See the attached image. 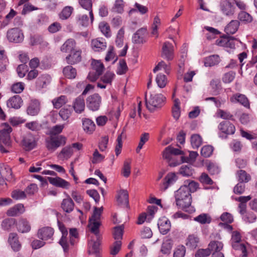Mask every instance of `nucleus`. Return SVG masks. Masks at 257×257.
<instances>
[{
  "instance_id": "obj_1",
  "label": "nucleus",
  "mask_w": 257,
  "mask_h": 257,
  "mask_svg": "<svg viewBox=\"0 0 257 257\" xmlns=\"http://www.w3.org/2000/svg\"><path fill=\"white\" fill-rule=\"evenodd\" d=\"M176 205L180 208L185 209L191 204V194L186 186H182L175 192Z\"/></svg>"
},
{
  "instance_id": "obj_2",
  "label": "nucleus",
  "mask_w": 257,
  "mask_h": 257,
  "mask_svg": "<svg viewBox=\"0 0 257 257\" xmlns=\"http://www.w3.org/2000/svg\"><path fill=\"white\" fill-rule=\"evenodd\" d=\"M166 97L162 94H151L149 99L145 95L146 105L147 109L151 112H153L162 107L165 104Z\"/></svg>"
},
{
  "instance_id": "obj_3",
  "label": "nucleus",
  "mask_w": 257,
  "mask_h": 257,
  "mask_svg": "<svg viewBox=\"0 0 257 257\" xmlns=\"http://www.w3.org/2000/svg\"><path fill=\"white\" fill-rule=\"evenodd\" d=\"M240 240L241 235L240 233L237 231H233L231 237L232 247L240 252L238 257H247L246 246L244 244L240 243Z\"/></svg>"
},
{
  "instance_id": "obj_4",
  "label": "nucleus",
  "mask_w": 257,
  "mask_h": 257,
  "mask_svg": "<svg viewBox=\"0 0 257 257\" xmlns=\"http://www.w3.org/2000/svg\"><path fill=\"white\" fill-rule=\"evenodd\" d=\"M46 143L47 149L50 151L54 152L60 146L65 145L66 138L63 136H51L50 138L46 140Z\"/></svg>"
},
{
  "instance_id": "obj_5",
  "label": "nucleus",
  "mask_w": 257,
  "mask_h": 257,
  "mask_svg": "<svg viewBox=\"0 0 257 257\" xmlns=\"http://www.w3.org/2000/svg\"><path fill=\"white\" fill-rule=\"evenodd\" d=\"M82 144L80 143H75L71 145L67 146L61 150L58 157L67 160L73 155L74 150L79 151L82 149Z\"/></svg>"
},
{
  "instance_id": "obj_6",
  "label": "nucleus",
  "mask_w": 257,
  "mask_h": 257,
  "mask_svg": "<svg viewBox=\"0 0 257 257\" xmlns=\"http://www.w3.org/2000/svg\"><path fill=\"white\" fill-rule=\"evenodd\" d=\"M101 103V97L97 93H94L89 96L86 99V105L87 107L92 110H97Z\"/></svg>"
},
{
  "instance_id": "obj_7",
  "label": "nucleus",
  "mask_w": 257,
  "mask_h": 257,
  "mask_svg": "<svg viewBox=\"0 0 257 257\" xmlns=\"http://www.w3.org/2000/svg\"><path fill=\"white\" fill-rule=\"evenodd\" d=\"M7 38L10 42L21 43L23 41L24 36L21 30L15 28L8 31Z\"/></svg>"
},
{
  "instance_id": "obj_8",
  "label": "nucleus",
  "mask_w": 257,
  "mask_h": 257,
  "mask_svg": "<svg viewBox=\"0 0 257 257\" xmlns=\"http://www.w3.org/2000/svg\"><path fill=\"white\" fill-rule=\"evenodd\" d=\"M177 179L178 177L175 173H169L163 179V182L160 186L161 190L163 191H166L170 186L173 185Z\"/></svg>"
},
{
  "instance_id": "obj_9",
  "label": "nucleus",
  "mask_w": 257,
  "mask_h": 257,
  "mask_svg": "<svg viewBox=\"0 0 257 257\" xmlns=\"http://www.w3.org/2000/svg\"><path fill=\"white\" fill-rule=\"evenodd\" d=\"M161 56L168 61L173 60L174 58V48L171 43L166 42L163 44Z\"/></svg>"
},
{
  "instance_id": "obj_10",
  "label": "nucleus",
  "mask_w": 257,
  "mask_h": 257,
  "mask_svg": "<svg viewBox=\"0 0 257 257\" xmlns=\"http://www.w3.org/2000/svg\"><path fill=\"white\" fill-rule=\"evenodd\" d=\"M147 35V29L146 28L139 29L133 35L132 41L134 44H143L146 41V38Z\"/></svg>"
},
{
  "instance_id": "obj_11",
  "label": "nucleus",
  "mask_w": 257,
  "mask_h": 257,
  "mask_svg": "<svg viewBox=\"0 0 257 257\" xmlns=\"http://www.w3.org/2000/svg\"><path fill=\"white\" fill-rule=\"evenodd\" d=\"M12 129L8 124H6L4 128L0 131V141L6 146H10L11 144L10 133Z\"/></svg>"
},
{
  "instance_id": "obj_12",
  "label": "nucleus",
  "mask_w": 257,
  "mask_h": 257,
  "mask_svg": "<svg viewBox=\"0 0 257 257\" xmlns=\"http://www.w3.org/2000/svg\"><path fill=\"white\" fill-rule=\"evenodd\" d=\"M0 174L2 178L7 181L13 182L14 181L12 169L7 165L3 163L0 164Z\"/></svg>"
},
{
  "instance_id": "obj_13",
  "label": "nucleus",
  "mask_w": 257,
  "mask_h": 257,
  "mask_svg": "<svg viewBox=\"0 0 257 257\" xmlns=\"http://www.w3.org/2000/svg\"><path fill=\"white\" fill-rule=\"evenodd\" d=\"M22 144L26 151H30L36 147L37 141L33 135L28 134L24 137Z\"/></svg>"
},
{
  "instance_id": "obj_14",
  "label": "nucleus",
  "mask_w": 257,
  "mask_h": 257,
  "mask_svg": "<svg viewBox=\"0 0 257 257\" xmlns=\"http://www.w3.org/2000/svg\"><path fill=\"white\" fill-rule=\"evenodd\" d=\"M230 101L232 103H239L247 108H249L250 107L249 100L244 94L235 93L230 98Z\"/></svg>"
},
{
  "instance_id": "obj_15",
  "label": "nucleus",
  "mask_w": 257,
  "mask_h": 257,
  "mask_svg": "<svg viewBox=\"0 0 257 257\" xmlns=\"http://www.w3.org/2000/svg\"><path fill=\"white\" fill-rule=\"evenodd\" d=\"M218 128L222 133L226 135H232L235 131L234 125L228 121L221 122L218 125Z\"/></svg>"
},
{
  "instance_id": "obj_16",
  "label": "nucleus",
  "mask_w": 257,
  "mask_h": 257,
  "mask_svg": "<svg viewBox=\"0 0 257 257\" xmlns=\"http://www.w3.org/2000/svg\"><path fill=\"white\" fill-rule=\"evenodd\" d=\"M81 51L79 50H75L70 52L66 57L68 64L73 65L79 62L81 60Z\"/></svg>"
},
{
  "instance_id": "obj_17",
  "label": "nucleus",
  "mask_w": 257,
  "mask_h": 257,
  "mask_svg": "<svg viewBox=\"0 0 257 257\" xmlns=\"http://www.w3.org/2000/svg\"><path fill=\"white\" fill-rule=\"evenodd\" d=\"M158 226L161 233L166 234L170 230L171 222L168 219L163 217L159 220Z\"/></svg>"
},
{
  "instance_id": "obj_18",
  "label": "nucleus",
  "mask_w": 257,
  "mask_h": 257,
  "mask_svg": "<svg viewBox=\"0 0 257 257\" xmlns=\"http://www.w3.org/2000/svg\"><path fill=\"white\" fill-rule=\"evenodd\" d=\"M21 97L16 95L10 97L7 101V105L8 107L14 109H19L23 104Z\"/></svg>"
},
{
  "instance_id": "obj_19",
  "label": "nucleus",
  "mask_w": 257,
  "mask_h": 257,
  "mask_svg": "<svg viewBox=\"0 0 257 257\" xmlns=\"http://www.w3.org/2000/svg\"><path fill=\"white\" fill-rule=\"evenodd\" d=\"M54 230L50 227H45L40 229L38 232V236L42 240H47L52 237Z\"/></svg>"
},
{
  "instance_id": "obj_20",
  "label": "nucleus",
  "mask_w": 257,
  "mask_h": 257,
  "mask_svg": "<svg viewBox=\"0 0 257 257\" xmlns=\"http://www.w3.org/2000/svg\"><path fill=\"white\" fill-rule=\"evenodd\" d=\"M220 7L222 12L227 16L232 15L234 13V8L229 0H221Z\"/></svg>"
},
{
  "instance_id": "obj_21",
  "label": "nucleus",
  "mask_w": 257,
  "mask_h": 257,
  "mask_svg": "<svg viewBox=\"0 0 257 257\" xmlns=\"http://www.w3.org/2000/svg\"><path fill=\"white\" fill-rule=\"evenodd\" d=\"M8 242L14 251H18L20 249L21 244L19 241L17 233H11L9 234Z\"/></svg>"
},
{
  "instance_id": "obj_22",
  "label": "nucleus",
  "mask_w": 257,
  "mask_h": 257,
  "mask_svg": "<svg viewBox=\"0 0 257 257\" xmlns=\"http://www.w3.org/2000/svg\"><path fill=\"white\" fill-rule=\"evenodd\" d=\"M100 242L99 237H97L95 241H90L88 242V252L89 254H94L95 257H100L99 254Z\"/></svg>"
},
{
  "instance_id": "obj_23",
  "label": "nucleus",
  "mask_w": 257,
  "mask_h": 257,
  "mask_svg": "<svg viewBox=\"0 0 257 257\" xmlns=\"http://www.w3.org/2000/svg\"><path fill=\"white\" fill-rule=\"evenodd\" d=\"M76 43L73 39H68L61 46L60 50L63 53H70L75 50Z\"/></svg>"
},
{
  "instance_id": "obj_24",
  "label": "nucleus",
  "mask_w": 257,
  "mask_h": 257,
  "mask_svg": "<svg viewBox=\"0 0 257 257\" xmlns=\"http://www.w3.org/2000/svg\"><path fill=\"white\" fill-rule=\"evenodd\" d=\"M91 47L92 49L96 52H100L104 50L106 48V43L102 39H95L91 41Z\"/></svg>"
},
{
  "instance_id": "obj_25",
  "label": "nucleus",
  "mask_w": 257,
  "mask_h": 257,
  "mask_svg": "<svg viewBox=\"0 0 257 257\" xmlns=\"http://www.w3.org/2000/svg\"><path fill=\"white\" fill-rule=\"evenodd\" d=\"M85 105L84 98L82 95L76 98L73 104V107L77 113H81L84 111Z\"/></svg>"
},
{
  "instance_id": "obj_26",
  "label": "nucleus",
  "mask_w": 257,
  "mask_h": 257,
  "mask_svg": "<svg viewBox=\"0 0 257 257\" xmlns=\"http://www.w3.org/2000/svg\"><path fill=\"white\" fill-rule=\"evenodd\" d=\"M59 229L62 234L61 238L59 241V243L62 246L64 251H66L68 250V243L67 239L68 231L63 225H59Z\"/></svg>"
},
{
  "instance_id": "obj_27",
  "label": "nucleus",
  "mask_w": 257,
  "mask_h": 257,
  "mask_svg": "<svg viewBox=\"0 0 257 257\" xmlns=\"http://www.w3.org/2000/svg\"><path fill=\"white\" fill-rule=\"evenodd\" d=\"M24 211V205L20 203L9 209L7 211V215L9 216H15L22 214Z\"/></svg>"
},
{
  "instance_id": "obj_28",
  "label": "nucleus",
  "mask_w": 257,
  "mask_h": 257,
  "mask_svg": "<svg viewBox=\"0 0 257 257\" xmlns=\"http://www.w3.org/2000/svg\"><path fill=\"white\" fill-rule=\"evenodd\" d=\"M40 102L38 100H32L27 108V113L32 116L37 115L40 111Z\"/></svg>"
},
{
  "instance_id": "obj_29",
  "label": "nucleus",
  "mask_w": 257,
  "mask_h": 257,
  "mask_svg": "<svg viewBox=\"0 0 257 257\" xmlns=\"http://www.w3.org/2000/svg\"><path fill=\"white\" fill-rule=\"evenodd\" d=\"M82 126L84 131L89 134H92L95 129L94 122L89 118H84L82 120Z\"/></svg>"
},
{
  "instance_id": "obj_30",
  "label": "nucleus",
  "mask_w": 257,
  "mask_h": 257,
  "mask_svg": "<svg viewBox=\"0 0 257 257\" xmlns=\"http://www.w3.org/2000/svg\"><path fill=\"white\" fill-rule=\"evenodd\" d=\"M117 202L121 205L127 207L128 205V193L125 190H121L117 197Z\"/></svg>"
},
{
  "instance_id": "obj_31",
  "label": "nucleus",
  "mask_w": 257,
  "mask_h": 257,
  "mask_svg": "<svg viewBox=\"0 0 257 257\" xmlns=\"http://www.w3.org/2000/svg\"><path fill=\"white\" fill-rule=\"evenodd\" d=\"M48 180L51 184L57 187L67 188L69 186V182L60 177H49Z\"/></svg>"
},
{
  "instance_id": "obj_32",
  "label": "nucleus",
  "mask_w": 257,
  "mask_h": 257,
  "mask_svg": "<svg viewBox=\"0 0 257 257\" xmlns=\"http://www.w3.org/2000/svg\"><path fill=\"white\" fill-rule=\"evenodd\" d=\"M74 206V203L69 196L63 200L61 205L62 209L67 213H70L72 212L73 210Z\"/></svg>"
},
{
  "instance_id": "obj_33",
  "label": "nucleus",
  "mask_w": 257,
  "mask_h": 257,
  "mask_svg": "<svg viewBox=\"0 0 257 257\" xmlns=\"http://www.w3.org/2000/svg\"><path fill=\"white\" fill-rule=\"evenodd\" d=\"M199 238L196 234H190L186 239V245L192 249H195L199 242Z\"/></svg>"
},
{
  "instance_id": "obj_34",
  "label": "nucleus",
  "mask_w": 257,
  "mask_h": 257,
  "mask_svg": "<svg viewBox=\"0 0 257 257\" xmlns=\"http://www.w3.org/2000/svg\"><path fill=\"white\" fill-rule=\"evenodd\" d=\"M239 23L237 20H232L225 28V31L227 34H233L238 30Z\"/></svg>"
},
{
  "instance_id": "obj_35",
  "label": "nucleus",
  "mask_w": 257,
  "mask_h": 257,
  "mask_svg": "<svg viewBox=\"0 0 257 257\" xmlns=\"http://www.w3.org/2000/svg\"><path fill=\"white\" fill-rule=\"evenodd\" d=\"M100 226V222L97 220H89V223L88 225L90 231L94 233L97 237H99V226Z\"/></svg>"
},
{
  "instance_id": "obj_36",
  "label": "nucleus",
  "mask_w": 257,
  "mask_h": 257,
  "mask_svg": "<svg viewBox=\"0 0 257 257\" xmlns=\"http://www.w3.org/2000/svg\"><path fill=\"white\" fill-rule=\"evenodd\" d=\"M74 9L71 6H66L59 14V18L62 20H67L72 15Z\"/></svg>"
},
{
  "instance_id": "obj_37",
  "label": "nucleus",
  "mask_w": 257,
  "mask_h": 257,
  "mask_svg": "<svg viewBox=\"0 0 257 257\" xmlns=\"http://www.w3.org/2000/svg\"><path fill=\"white\" fill-rule=\"evenodd\" d=\"M67 102V99L66 96L61 95L59 97L54 98L52 103L55 108L58 109L65 105Z\"/></svg>"
},
{
  "instance_id": "obj_38",
  "label": "nucleus",
  "mask_w": 257,
  "mask_h": 257,
  "mask_svg": "<svg viewBox=\"0 0 257 257\" xmlns=\"http://www.w3.org/2000/svg\"><path fill=\"white\" fill-rule=\"evenodd\" d=\"M18 230L22 233L27 232L31 229V226L28 221L25 219H22L19 220L17 224Z\"/></svg>"
},
{
  "instance_id": "obj_39",
  "label": "nucleus",
  "mask_w": 257,
  "mask_h": 257,
  "mask_svg": "<svg viewBox=\"0 0 257 257\" xmlns=\"http://www.w3.org/2000/svg\"><path fill=\"white\" fill-rule=\"evenodd\" d=\"M63 73L64 76L69 79L75 78L77 74L76 70L71 65L64 67Z\"/></svg>"
},
{
  "instance_id": "obj_40",
  "label": "nucleus",
  "mask_w": 257,
  "mask_h": 257,
  "mask_svg": "<svg viewBox=\"0 0 257 257\" xmlns=\"http://www.w3.org/2000/svg\"><path fill=\"white\" fill-rule=\"evenodd\" d=\"M223 243L219 241H211L208 244V248L211 251V253L215 251H220L223 248Z\"/></svg>"
},
{
  "instance_id": "obj_41",
  "label": "nucleus",
  "mask_w": 257,
  "mask_h": 257,
  "mask_svg": "<svg viewBox=\"0 0 257 257\" xmlns=\"http://www.w3.org/2000/svg\"><path fill=\"white\" fill-rule=\"evenodd\" d=\"M236 177L239 182L243 183L248 182L251 179L250 175L242 170L237 171Z\"/></svg>"
},
{
  "instance_id": "obj_42",
  "label": "nucleus",
  "mask_w": 257,
  "mask_h": 257,
  "mask_svg": "<svg viewBox=\"0 0 257 257\" xmlns=\"http://www.w3.org/2000/svg\"><path fill=\"white\" fill-rule=\"evenodd\" d=\"M72 111L71 106L69 105L61 108L59 112V115L62 120H68L71 115Z\"/></svg>"
},
{
  "instance_id": "obj_43",
  "label": "nucleus",
  "mask_w": 257,
  "mask_h": 257,
  "mask_svg": "<svg viewBox=\"0 0 257 257\" xmlns=\"http://www.w3.org/2000/svg\"><path fill=\"white\" fill-rule=\"evenodd\" d=\"M236 76L234 71H230L225 73L222 77V81L225 84L230 83L234 80Z\"/></svg>"
},
{
  "instance_id": "obj_44",
  "label": "nucleus",
  "mask_w": 257,
  "mask_h": 257,
  "mask_svg": "<svg viewBox=\"0 0 257 257\" xmlns=\"http://www.w3.org/2000/svg\"><path fill=\"white\" fill-rule=\"evenodd\" d=\"M194 220L201 224L210 223L211 221V217L207 214L202 213L195 217Z\"/></svg>"
},
{
  "instance_id": "obj_45",
  "label": "nucleus",
  "mask_w": 257,
  "mask_h": 257,
  "mask_svg": "<svg viewBox=\"0 0 257 257\" xmlns=\"http://www.w3.org/2000/svg\"><path fill=\"white\" fill-rule=\"evenodd\" d=\"M183 186H186L190 192V194L192 192H195L199 188V184L193 180H188L184 182Z\"/></svg>"
},
{
  "instance_id": "obj_46",
  "label": "nucleus",
  "mask_w": 257,
  "mask_h": 257,
  "mask_svg": "<svg viewBox=\"0 0 257 257\" xmlns=\"http://www.w3.org/2000/svg\"><path fill=\"white\" fill-rule=\"evenodd\" d=\"M179 173L183 176H191L193 174V170L190 165H182L179 169Z\"/></svg>"
},
{
  "instance_id": "obj_47",
  "label": "nucleus",
  "mask_w": 257,
  "mask_h": 257,
  "mask_svg": "<svg viewBox=\"0 0 257 257\" xmlns=\"http://www.w3.org/2000/svg\"><path fill=\"white\" fill-rule=\"evenodd\" d=\"M219 57L218 55H212L207 57L204 62L206 67H211L217 64L219 62Z\"/></svg>"
},
{
  "instance_id": "obj_48",
  "label": "nucleus",
  "mask_w": 257,
  "mask_h": 257,
  "mask_svg": "<svg viewBox=\"0 0 257 257\" xmlns=\"http://www.w3.org/2000/svg\"><path fill=\"white\" fill-rule=\"evenodd\" d=\"M91 67L93 70L98 73V74H102L104 69L103 64L100 61L95 60L92 61Z\"/></svg>"
},
{
  "instance_id": "obj_49",
  "label": "nucleus",
  "mask_w": 257,
  "mask_h": 257,
  "mask_svg": "<svg viewBox=\"0 0 257 257\" xmlns=\"http://www.w3.org/2000/svg\"><path fill=\"white\" fill-rule=\"evenodd\" d=\"M124 3L123 0H115L112 11L118 14H122L123 12Z\"/></svg>"
},
{
  "instance_id": "obj_50",
  "label": "nucleus",
  "mask_w": 257,
  "mask_h": 257,
  "mask_svg": "<svg viewBox=\"0 0 257 257\" xmlns=\"http://www.w3.org/2000/svg\"><path fill=\"white\" fill-rule=\"evenodd\" d=\"M201 137L198 134H194L191 137V144L194 149L198 148L202 144Z\"/></svg>"
},
{
  "instance_id": "obj_51",
  "label": "nucleus",
  "mask_w": 257,
  "mask_h": 257,
  "mask_svg": "<svg viewBox=\"0 0 257 257\" xmlns=\"http://www.w3.org/2000/svg\"><path fill=\"white\" fill-rule=\"evenodd\" d=\"M174 106L172 108L173 116L176 119H178L180 114V102L179 99L176 98L174 101Z\"/></svg>"
},
{
  "instance_id": "obj_52",
  "label": "nucleus",
  "mask_w": 257,
  "mask_h": 257,
  "mask_svg": "<svg viewBox=\"0 0 257 257\" xmlns=\"http://www.w3.org/2000/svg\"><path fill=\"white\" fill-rule=\"evenodd\" d=\"M131 159L126 160L124 162L121 174L125 178H127L130 175L131 169Z\"/></svg>"
},
{
  "instance_id": "obj_53",
  "label": "nucleus",
  "mask_w": 257,
  "mask_h": 257,
  "mask_svg": "<svg viewBox=\"0 0 257 257\" xmlns=\"http://www.w3.org/2000/svg\"><path fill=\"white\" fill-rule=\"evenodd\" d=\"M16 223V219L13 218H9L4 219L2 223V227L6 230H10Z\"/></svg>"
},
{
  "instance_id": "obj_54",
  "label": "nucleus",
  "mask_w": 257,
  "mask_h": 257,
  "mask_svg": "<svg viewBox=\"0 0 257 257\" xmlns=\"http://www.w3.org/2000/svg\"><path fill=\"white\" fill-rule=\"evenodd\" d=\"M50 77L47 75H43L39 77L37 81V85L40 88H43L50 82Z\"/></svg>"
},
{
  "instance_id": "obj_55",
  "label": "nucleus",
  "mask_w": 257,
  "mask_h": 257,
  "mask_svg": "<svg viewBox=\"0 0 257 257\" xmlns=\"http://www.w3.org/2000/svg\"><path fill=\"white\" fill-rule=\"evenodd\" d=\"M172 247V241L167 239L164 241L161 247V252L164 254H169Z\"/></svg>"
},
{
  "instance_id": "obj_56",
  "label": "nucleus",
  "mask_w": 257,
  "mask_h": 257,
  "mask_svg": "<svg viewBox=\"0 0 257 257\" xmlns=\"http://www.w3.org/2000/svg\"><path fill=\"white\" fill-rule=\"evenodd\" d=\"M99 28L103 34L106 37L110 36V27L107 23L102 22L99 23Z\"/></svg>"
},
{
  "instance_id": "obj_57",
  "label": "nucleus",
  "mask_w": 257,
  "mask_h": 257,
  "mask_svg": "<svg viewBox=\"0 0 257 257\" xmlns=\"http://www.w3.org/2000/svg\"><path fill=\"white\" fill-rule=\"evenodd\" d=\"M156 81L160 88H164L167 83L166 75L163 74H158L156 78Z\"/></svg>"
},
{
  "instance_id": "obj_58",
  "label": "nucleus",
  "mask_w": 257,
  "mask_h": 257,
  "mask_svg": "<svg viewBox=\"0 0 257 257\" xmlns=\"http://www.w3.org/2000/svg\"><path fill=\"white\" fill-rule=\"evenodd\" d=\"M114 77V74L113 73L107 71L104 75L101 77V81L103 83L111 84Z\"/></svg>"
},
{
  "instance_id": "obj_59",
  "label": "nucleus",
  "mask_w": 257,
  "mask_h": 257,
  "mask_svg": "<svg viewBox=\"0 0 257 257\" xmlns=\"http://www.w3.org/2000/svg\"><path fill=\"white\" fill-rule=\"evenodd\" d=\"M25 84L23 82H17L13 84L11 88V91L15 93H20L24 89Z\"/></svg>"
},
{
  "instance_id": "obj_60",
  "label": "nucleus",
  "mask_w": 257,
  "mask_h": 257,
  "mask_svg": "<svg viewBox=\"0 0 257 257\" xmlns=\"http://www.w3.org/2000/svg\"><path fill=\"white\" fill-rule=\"evenodd\" d=\"M199 181L203 184L213 185L214 182L209 177L208 175L205 173H202L199 178Z\"/></svg>"
},
{
  "instance_id": "obj_61",
  "label": "nucleus",
  "mask_w": 257,
  "mask_h": 257,
  "mask_svg": "<svg viewBox=\"0 0 257 257\" xmlns=\"http://www.w3.org/2000/svg\"><path fill=\"white\" fill-rule=\"evenodd\" d=\"M210 85L215 94H217L221 89V85L219 79H213L210 82Z\"/></svg>"
},
{
  "instance_id": "obj_62",
  "label": "nucleus",
  "mask_w": 257,
  "mask_h": 257,
  "mask_svg": "<svg viewBox=\"0 0 257 257\" xmlns=\"http://www.w3.org/2000/svg\"><path fill=\"white\" fill-rule=\"evenodd\" d=\"M124 34V31L122 28L118 31L117 34L115 43L118 47H121L123 45Z\"/></svg>"
},
{
  "instance_id": "obj_63",
  "label": "nucleus",
  "mask_w": 257,
  "mask_h": 257,
  "mask_svg": "<svg viewBox=\"0 0 257 257\" xmlns=\"http://www.w3.org/2000/svg\"><path fill=\"white\" fill-rule=\"evenodd\" d=\"M213 151V148L209 145L205 146L202 148L201 150V154L205 158L210 157Z\"/></svg>"
},
{
  "instance_id": "obj_64",
  "label": "nucleus",
  "mask_w": 257,
  "mask_h": 257,
  "mask_svg": "<svg viewBox=\"0 0 257 257\" xmlns=\"http://www.w3.org/2000/svg\"><path fill=\"white\" fill-rule=\"evenodd\" d=\"M185 252V247L183 245H179L174 251V257H184Z\"/></svg>"
}]
</instances>
